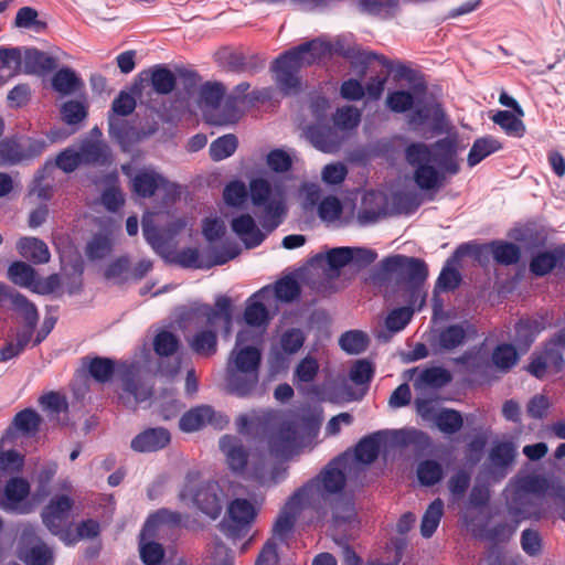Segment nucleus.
Listing matches in <instances>:
<instances>
[{"label": "nucleus", "instance_id": "f257e3e1", "mask_svg": "<svg viewBox=\"0 0 565 565\" xmlns=\"http://www.w3.org/2000/svg\"><path fill=\"white\" fill-rule=\"evenodd\" d=\"M305 426L303 420L284 422L281 427L270 435L266 444L248 455L244 451L239 440L232 436L222 437L220 448L233 471L255 479L264 486L274 484L282 478L284 470L276 468L273 460L288 458L297 452Z\"/></svg>", "mask_w": 565, "mask_h": 565}, {"label": "nucleus", "instance_id": "f03ea898", "mask_svg": "<svg viewBox=\"0 0 565 565\" xmlns=\"http://www.w3.org/2000/svg\"><path fill=\"white\" fill-rule=\"evenodd\" d=\"M459 146L456 134L433 145L413 142L405 149V159L413 171V180L420 190L430 191L441 188L448 177L459 172L457 153Z\"/></svg>", "mask_w": 565, "mask_h": 565}, {"label": "nucleus", "instance_id": "7ed1b4c3", "mask_svg": "<svg viewBox=\"0 0 565 565\" xmlns=\"http://www.w3.org/2000/svg\"><path fill=\"white\" fill-rule=\"evenodd\" d=\"M340 465L335 462L328 467L317 480L309 482L288 499L274 524L276 536L282 537L290 533L305 509L319 505L328 493L342 489L345 478Z\"/></svg>", "mask_w": 565, "mask_h": 565}, {"label": "nucleus", "instance_id": "20e7f679", "mask_svg": "<svg viewBox=\"0 0 565 565\" xmlns=\"http://www.w3.org/2000/svg\"><path fill=\"white\" fill-rule=\"evenodd\" d=\"M333 51H337L333 45L322 39H318L278 57L273 65V71L280 89L286 94L297 92L299 88V79L296 76L297 71L321 60Z\"/></svg>", "mask_w": 565, "mask_h": 565}, {"label": "nucleus", "instance_id": "39448f33", "mask_svg": "<svg viewBox=\"0 0 565 565\" xmlns=\"http://www.w3.org/2000/svg\"><path fill=\"white\" fill-rule=\"evenodd\" d=\"M249 195L256 206L264 209V227L273 231L286 212V193L281 182H269L265 178H254L249 182Z\"/></svg>", "mask_w": 565, "mask_h": 565}, {"label": "nucleus", "instance_id": "423d86ee", "mask_svg": "<svg viewBox=\"0 0 565 565\" xmlns=\"http://www.w3.org/2000/svg\"><path fill=\"white\" fill-rule=\"evenodd\" d=\"M259 511V503L255 500L235 498L226 507L223 520L220 523L221 531L230 539L245 536Z\"/></svg>", "mask_w": 565, "mask_h": 565}, {"label": "nucleus", "instance_id": "0eeeda50", "mask_svg": "<svg viewBox=\"0 0 565 565\" xmlns=\"http://www.w3.org/2000/svg\"><path fill=\"white\" fill-rule=\"evenodd\" d=\"M179 498L185 505H192L211 519H216L222 510L223 492L215 482L198 484L188 482Z\"/></svg>", "mask_w": 565, "mask_h": 565}, {"label": "nucleus", "instance_id": "6e6552de", "mask_svg": "<svg viewBox=\"0 0 565 565\" xmlns=\"http://www.w3.org/2000/svg\"><path fill=\"white\" fill-rule=\"evenodd\" d=\"M532 481L530 479L523 480L521 487L516 490L513 503L510 508V518L512 524L505 526L501 531H495L493 537L497 540H504L510 537L519 523L523 520L531 518H539L541 510L539 508L540 495L531 490Z\"/></svg>", "mask_w": 565, "mask_h": 565}, {"label": "nucleus", "instance_id": "1a4fd4ad", "mask_svg": "<svg viewBox=\"0 0 565 565\" xmlns=\"http://www.w3.org/2000/svg\"><path fill=\"white\" fill-rule=\"evenodd\" d=\"M260 337V332L242 329L237 334L236 344L228 356L226 366L237 371L259 372L262 353L258 345Z\"/></svg>", "mask_w": 565, "mask_h": 565}, {"label": "nucleus", "instance_id": "9d476101", "mask_svg": "<svg viewBox=\"0 0 565 565\" xmlns=\"http://www.w3.org/2000/svg\"><path fill=\"white\" fill-rule=\"evenodd\" d=\"M384 266L388 270L398 271L406 280L411 291V303L422 307L425 302V294L420 286L427 278V268L418 259L401 255L392 256L385 259Z\"/></svg>", "mask_w": 565, "mask_h": 565}, {"label": "nucleus", "instance_id": "9b49d317", "mask_svg": "<svg viewBox=\"0 0 565 565\" xmlns=\"http://www.w3.org/2000/svg\"><path fill=\"white\" fill-rule=\"evenodd\" d=\"M184 226V222L174 218L169 212H147L142 218V231L148 243L159 249L163 242L172 237Z\"/></svg>", "mask_w": 565, "mask_h": 565}, {"label": "nucleus", "instance_id": "f8f14e48", "mask_svg": "<svg viewBox=\"0 0 565 565\" xmlns=\"http://www.w3.org/2000/svg\"><path fill=\"white\" fill-rule=\"evenodd\" d=\"M74 502L68 494L54 495L42 512V519L51 533L62 541L63 534L71 532L70 518Z\"/></svg>", "mask_w": 565, "mask_h": 565}, {"label": "nucleus", "instance_id": "ddd939ff", "mask_svg": "<svg viewBox=\"0 0 565 565\" xmlns=\"http://www.w3.org/2000/svg\"><path fill=\"white\" fill-rule=\"evenodd\" d=\"M415 434V430L408 429L374 434L359 443L355 448L354 458L360 463L369 465L375 460L383 444L388 441L403 444L411 440Z\"/></svg>", "mask_w": 565, "mask_h": 565}, {"label": "nucleus", "instance_id": "4468645a", "mask_svg": "<svg viewBox=\"0 0 565 565\" xmlns=\"http://www.w3.org/2000/svg\"><path fill=\"white\" fill-rule=\"evenodd\" d=\"M416 407L423 419L433 423L445 434H452L462 426V418L458 412L441 408L433 401L417 398Z\"/></svg>", "mask_w": 565, "mask_h": 565}, {"label": "nucleus", "instance_id": "2eb2a0df", "mask_svg": "<svg viewBox=\"0 0 565 565\" xmlns=\"http://www.w3.org/2000/svg\"><path fill=\"white\" fill-rule=\"evenodd\" d=\"M565 348V332L551 341L546 349L536 354L529 365V371L536 377L557 373L563 363L562 350Z\"/></svg>", "mask_w": 565, "mask_h": 565}, {"label": "nucleus", "instance_id": "dca6fc26", "mask_svg": "<svg viewBox=\"0 0 565 565\" xmlns=\"http://www.w3.org/2000/svg\"><path fill=\"white\" fill-rule=\"evenodd\" d=\"M8 278L14 285L28 288L38 294H49L58 285V277L56 275L41 280L33 267L23 262H14L9 266Z\"/></svg>", "mask_w": 565, "mask_h": 565}, {"label": "nucleus", "instance_id": "f3484780", "mask_svg": "<svg viewBox=\"0 0 565 565\" xmlns=\"http://www.w3.org/2000/svg\"><path fill=\"white\" fill-rule=\"evenodd\" d=\"M11 311L13 317L19 324L20 333H28V337L32 338L33 331L39 321V312L34 303L29 301L24 296L18 292L8 291L2 299Z\"/></svg>", "mask_w": 565, "mask_h": 565}, {"label": "nucleus", "instance_id": "a211bd4d", "mask_svg": "<svg viewBox=\"0 0 565 565\" xmlns=\"http://www.w3.org/2000/svg\"><path fill=\"white\" fill-rule=\"evenodd\" d=\"M107 157V147L103 143H86L79 151L67 149L56 159V166L64 172L74 171L82 162H104Z\"/></svg>", "mask_w": 565, "mask_h": 565}, {"label": "nucleus", "instance_id": "6ab92c4d", "mask_svg": "<svg viewBox=\"0 0 565 565\" xmlns=\"http://www.w3.org/2000/svg\"><path fill=\"white\" fill-rule=\"evenodd\" d=\"M409 125L420 135L428 137L448 131L449 125L444 111L437 104H431L416 111L409 120Z\"/></svg>", "mask_w": 565, "mask_h": 565}, {"label": "nucleus", "instance_id": "aec40b11", "mask_svg": "<svg viewBox=\"0 0 565 565\" xmlns=\"http://www.w3.org/2000/svg\"><path fill=\"white\" fill-rule=\"evenodd\" d=\"M30 491L29 483L21 478L11 479L4 491H0V508L7 511L28 513L32 504L26 501Z\"/></svg>", "mask_w": 565, "mask_h": 565}, {"label": "nucleus", "instance_id": "412c9836", "mask_svg": "<svg viewBox=\"0 0 565 565\" xmlns=\"http://www.w3.org/2000/svg\"><path fill=\"white\" fill-rule=\"evenodd\" d=\"M190 323L194 334L189 339V344L199 354L210 355L216 351V328L217 326H200L196 323V313L192 312Z\"/></svg>", "mask_w": 565, "mask_h": 565}, {"label": "nucleus", "instance_id": "4be33fe9", "mask_svg": "<svg viewBox=\"0 0 565 565\" xmlns=\"http://www.w3.org/2000/svg\"><path fill=\"white\" fill-rule=\"evenodd\" d=\"M259 372L237 371L226 366L225 385L228 392L237 396L250 395L257 387Z\"/></svg>", "mask_w": 565, "mask_h": 565}, {"label": "nucleus", "instance_id": "5701e85b", "mask_svg": "<svg viewBox=\"0 0 565 565\" xmlns=\"http://www.w3.org/2000/svg\"><path fill=\"white\" fill-rule=\"evenodd\" d=\"M193 312L196 313V323L200 326H217L220 321L230 323L231 300L226 296H220L215 300V309L207 305H199Z\"/></svg>", "mask_w": 565, "mask_h": 565}, {"label": "nucleus", "instance_id": "b1692460", "mask_svg": "<svg viewBox=\"0 0 565 565\" xmlns=\"http://www.w3.org/2000/svg\"><path fill=\"white\" fill-rule=\"evenodd\" d=\"M231 227L248 248L258 246L266 236V233L257 227L255 220L249 214H239L233 217Z\"/></svg>", "mask_w": 565, "mask_h": 565}, {"label": "nucleus", "instance_id": "393cba45", "mask_svg": "<svg viewBox=\"0 0 565 565\" xmlns=\"http://www.w3.org/2000/svg\"><path fill=\"white\" fill-rule=\"evenodd\" d=\"M18 49L20 53V72L40 74L52 70L56 64L55 58L36 49Z\"/></svg>", "mask_w": 565, "mask_h": 565}, {"label": "nucleus", "instance_id": "a878e982", "mask_svg": "<svg viewBox=\"0 0 565 565\" xmlns=\"http://www.w3.org/2000/svg\"><path fill=\"white\" fill-rule=\"evenodd\" d=\"M270 294L271 289L264 288L248 299L244 312V320L247 324L245 329L259 332L253 328L262 327L264 323H266L268 313L264 301L270 296Z\"/></svg>", "mask_w": 565, "mask_h": 565}, {"label": "nucleus", "instance_id": "bb28decb", "mask_svg": "<svg viewBox=\"0 0 565 565\" xmlns=\"http://www.w3.org/2000/svg\"><path fill=\"white\" fill-rule=\"evenodd\" d=\"M19 555L28 565H49L52 562V553L47 546L26 533L22 537Z\"/></svg>", "mask_w": 565, "mask_h": 565}, {"label": "nucleus", "instance_id": "cd10ccee", "mask_svg": "<svg viewBox=\"0 0 565 565\" xmlns=\"http://www.w3.org/2000/svg\"><path fill=\"white\" fill-rule=\"evenodd\" d=\"M170 433L164 428H150L131 440V448L138 452L157 451L169 445Z\"/></svg>", "mask_w": 565, "mask_h": 565}, {"label": "nucleus", "instance_id": "c85d7f7f", "mask_svg": "<svg viewBox=\"0 0 565 565\" xmlns=\"http://www.w3.org/2000/svg\"><path fill=\"white\" fill-rule=\"evenodd\" d=\"M237 250H228L223 254H216L211 259H205L196 249L188 248L179 254V263L185 267L207 268L214 265H222L234 258Z\"/></svg>", "mask_w": 565, "mask_h": 565}, {"label": "nucleus", "instance_id": "c756f323", "mask_svg": "<svg viewBox=\"0 0 565 565\" xmlns=\"http://www.w3.org/2000/svg\"><path fill=\"white\" fill-rule=\"evenodd\" d=\"M180 521L181 516L179 513L171 512L169 510H159L147 519L140 533V539L154 540V537L159 533L163 532L167 526L178 524Z\"/></svg>", "mask_w": 565, "mask_h": 565}, {"label": "nucleus", "instance_id": "7c9ffc66", "mask_svg": "<svg viewBox=\"0 0 565 565\" xmlns=\"http://www.w3.org/2000/svg\"><path fill=\"white\" fill-rule=\"evenodd\" d=\"M386 198L382 192L371 191L362 196L359 218L362 222H373L385 213Z\"/></svg>", "mask_w": 565, "mask_h": 565}, {"label": "nucleus", "instance_id": "2f4dec72", "mask_svg": "<svg viewBox=\"0 0 565 565\" xmlns=\"http://www.w3.org/2000/svg\"><path fill=\"white\" fill-rule=\"evenodd\" d=\"M163 184V179L154 170L145 168L131 179L132 191L140 196H150Z\"/></svg>", "mask_w": 565, "mask_h": 565}, {"label": "nucleus", "instance_id": "473e14b6", "mask_svg": "<svg viewBox=\"0 0 565 565\" xmlns=\"http://www.w3.org/2000/svg\"><path fill=\"white\" fill-rule=\"evenodd\" d=\"M17 249L24 258L36 264H44L50 260L51 254L46 244L35 237H23L17 243Z\"/></svg>", "mask_w": 565, "mask_h": 565}, {"label": "nucleus", "instance_id": "72a5a7b5", "mask_svg": "<svg viewBox=\"0 0 565 565\" xmlns=\"http://www.w3.org/2000/svg\"><path fill=\"white\" fill-rule=\"evenodd\" d=\"M226 233V222L222 215L212 213L203 220L202 234L210 244H223Z\"/></svg>", "mask_w": 565, "mask_h": 565}, {"label": "nucleus", "instance_id": "f704fd0d", "mask_svg": "<svg viewBox=\"0 0 565 565\" xmlns=\"http://www.w3.org/2000/svg\"><path fill=\"white\" fill-rule=\"evenodd\" d=\"M18 47L0 49V87L20 73Z\"/></svg>", "mask_w": 565, "mask_h": 565}, {"label": "nucleus", "instance_id": "c9c22d12", "mask_svg": "<svg viewBox=\"0 0 565 565\" xmlns=\"http://www.w3.org/2000/svg\"><path fill=\"white\" fill-rule=\"evenodd\" d=\"M352 260L351 247H337L332 248L326 254H319L313 258V262L323 267L328 265L330 270L337 271L339 268L345 266Z\"/></svg>", "mask_w": 565, "mask_h": 565}, {"label": "nucleus", "instance_id": "e433bc0d", "mask_svg": "<svg viewBox=\"0 0 565 565\" xmlns=\"http://www.w3.org/2000/svg\"><path fill=\"white\" fill-rule=\"evenodd\" d=\"M450 380L447 371L434 367L425 370L417 374L414 386L417 391L424 392L428 388H436L445 385Z\"/></svg>", "mask_w": 565, "mask_h": 565}, {"label": "nucleus", "instance_id": "4c0bfd02", "mask_svg": "<svg viewBox=\"0 0 565 565\" xmlns=\"http://www.w3.org/2000/svg\"><path fill=\"white\" fill-rule=\"evenodd\" d=\"M499 149H501L500 142L492 137H483L477 139L468 153V166L471 168L477 166L484 158L498 151Z\"/></svg>", "mask_w": 565, "mask_h": 565}, {"label": "nucleus", "instance_id": "58836bf2", "mask_svg": "<svg viewBox=\"0 0 565 565\" xmlns=\"http://www.w3.org/2000/svg\"><path fill=\"white\" fill-rule=\"evenodd\" d=\"M212 413L207 406L193 408L181 417L180 428L186 433L199 430L211 420Z\"/></svg>", "mask_w": 565, "mask_h": 565}, {"label": "nucleus", "instance_id": "ea45409f", "mask_svg": "<svg viewBox=\"0 0 565 565\" xmlns=\"http://www.w3.org/2000/svg\"><path fill=\"white\" fill-rule=\"evenodd\" d=\"M443 514L444 502L440 499H436L429 504L422 519L420 534L424 537L428 539L435 533L440 523Z\"/></svg>", "mask_w": 565, "mask_h": 565}, {"label": "nucleus", "instance_id": "a19ab883", "mask_svg": "<svg viewBox=\"0 0 565 565\" xmlns=\"http://www.w3.org/2000/svg\"><path fill=\"white\" fill-rule=\"evenodd\" d=\"M136 107L135 98L125 92H121L113 103V115L109 116V131L113 136L120 139V135L116 130L117 118L116 116H127Z\"/></svg>", "mask_w": 565, "mask_h": 565}, {"label": "nucleus", "instance_id": "79ce46f5", "mask_svg": "<svg viewBox=\"0 0 565 565\" xmlns=\"http://www.w3.org/2000/svg\"><path fill=\"white\" fill-rule=\"evenodd\" d=\"M492 120L510 136L520 138L525 132V125L522 121V117H519V115L515 111H498L492 117Z\"/></svg>", "mask_w": 565, "mask_h": 565}, {"label": "nucleus", "instance_id": "37998d69", "mask_svg": "<svg viewBox=\"0 0 565 565\" xmlns=\"http://www.w3.org/2000/svg\"><path fill=\"white\" fill-rule=\"evenodd\" d=\"M100 532V524L95 520H86L72 529L70 533L63 534L62 542L73 545L82 539H93Z\"/></svg>", "mask_w": 565, "mask_h": 565}, {"label": "nucleus", "instance_id": "c03bdc74", "mask_svg": "<svg viewBox=\"0 0 565 565\" xmlns=\"http://www.w3.org/2000/svg\"><path fill=\"white\" fill-rule=\"evenodd\" d=\"M248 193L246 184L242 180H233L225 185L223 200L230 206L241 207L246 203Z\"/></svg>", "mask_w": 565, "mask_h": 565}, {"label": "nucleus", "instance_id": "a18cd8bd", "mask_svg": "<svg viewBox=\"0 0 565 565\" xmlns=\"http://www.w3.org/2000/svg\"><path fill=\"white\" fill-rule=\"evenodd\" d=\"M79 84V78L70 68L60 70L52 78L53 88L63 95L74 93Z\"/></svg>", "mask_w": 565, "mask_h": 565}, {"label": "nucleus", "instance_id": "49530a36", "mask_svg": "<svg viewBox=\"0 0 565 565\" xmlns=\"http://www.w3.org/2000/svg\"><path fill=\"white\" fill-rule=\"evenodd\" d=\"M139 554L146 565H160L164 551L153 539H139Z\"/></svg>", "mask_w": 565, "mask_h": 565}, {"label": "nucleus", "instance_id": "de8ad7c7", "mask_svg": "<svg viewBox=\"0 0 565 565\" xmlns=\"http://www.w3.org/2000/svg\"><path fill=\"white\" fill-rule=\"evenodd\" d=\"M237 148V139L233 135H225L214 140L210 146V156L214 161L231 157Z\"/></svg>", "mask_w": 565, "mask_h": 565}, {"label": "nucleus", "instance_id": "09e8293b", "mask_svg": "<svg viewBox=\"0 0 565 565\" xmlns=\"http://www.w3.org/2000/svg\"><path fill=\"white\" fill-rule=\"evenodd\" d=\"M417 477L424 486L435 484L443 478L441 466L435 460H425L417 467Z\"/></svg>", "mask_w": 565, "mask_h": 565}, {"label": "nucleus", "instance_id": "8fccbe9b", "mask_svg": "<svg viewBox=\"0 0 565 565\" xmlns=\"http://www.w3.org/2000/svg\"><path fill=\"white\" fill-rule=\"evenodd\" d=\"M151 85L157 93L168 94L175 85L174 75L164 67H157L151 72Z\"/></svg>", "mask_w": 565, "mask_h": 565}, {"label": "nucleus", "instance_id": "3c124183", "mask_svg": "<svg viewBox=\"0 0 565 565\" xmlns=\"http://www.w3.org/2000/svg\"><path fill=\"white\" fill-rule=\"evenodd\" d=\"M305 337L298 329H291L285 332L279 341V350L277 356L281 353L292 354L297 352L303 344Z\"/></svg>", "mask_w": 565, "mask_h": 565}, {"label": "nucleus", "instance_id": "603ef678", "mask_svg": "<svg viewBox=\"0 0 565 565\" xmlns=\"http://www.w3.org/2000/svg\"><path fill=\"white\" fill-rule=\"evenodd\" d=\"M61 115L68 125L77 124L85 119L87 106L78 100L66 102L61 108Z\"/></svg>", "mask_w": 565, "mask_h": 565}, {"label": "nucleus", "instance_id": "864d4df0", "mask_svg": "<svg viewBox=\"0 0 565 565\" xmlns=\"http://www.w3.org/2000/svg\"><path fill=\"white\" fill-rule=\"evenodd\" d=\"M340 345L348 353L358 354L365 350L367 338L361 331H350L341 337Z\"/></svg>", "mask_w": 565, "mask_h": 565}, {"label": "nucleus", "instance_id": "5fc2aeb1", "mask_svg": "<svg viewBox=\"0 0 565 565\" xmlns=\"http://www.w3.org/2000/svg\"><path fill=\"white\" fill-rule=\"evenodd\" d=\"M494 259L502 264H512L519 259V248L511 243H493L490 245Z\"/></svg>", "mask_w": 565, "mask_h": 565}, {"label": "nucleus", "instance_id": "6e6d98bb", "mask_svg": "<svg viewBox=\"0 0 565 565\" xmlns=\"http://www.w3.org/2000/svg\"><path fill=\"white\" fill-rule=\"evenodd\" d=\"M15 25L22 29L42 31L45 24L38 20V12L31 7L21 8L15 15Z\"/></svg>", "mask_w": 565, "mask_h": 565}, {"label": "nucleus", "instance_id": "4d7b16f0", "mask_svg": "<svg viewBox=\"0 0 565 565\" xmlns=\"http://www.w3.org/2000/svg\"><path fill=\"white\" fill-rule=\"evenodd\" d=\"M13 425L21 433L30 434L38 429L40 416L32 409H24L15 415Z\"/></svg>", "mask_w": 565, "mask_h": 565}, {"label": "nucleus", "instance_id": "13d9d810", "mask_svg": "<svg viewBox=\"0 0 565 565\" xmlns=\"http://www.w3.org/2000/svg\"><path fill=\"white\" fill-rule=\"evenodd\" d=\"M414 104V96L406 90H395L388 93L386 97V106L395 113H404Z\"/></svg>", "mask_w": 565, "mask_h": 565}, {"label": "nucleus", "instance_id": "bf43d9fd", "mask_svg": "<svg viewBox=\"0 0 565 565\" xmlns=\"http://www.w3.org/2000/svg\"><path fill=\"white\" fill-rule=\"evenodd\" d=\"M31 340L28 333L17 332L15 339L0 348V360L8 361L18 356Z\"/></svg>", "mask_w": 565, "mask_h": 565}, {"label": "nucleus", "instance_id": "052dcab7", "mask_svg": "<svg viewBox=\"0 0 565 565\" xmlns=\"http://www.w3.org/2000/svg\"><path fill=\"white\" fill-rule=\"evenodd\" d=\"M493 363L501 370H508L518 361V354L512 345H499L492 355Z\"/></svg>", "mask_w": 565, "mask_h": 565}, {"label": "nucleus", "instance_id": "680f3d73", "mask_svg": "<svg viewBox=\"0 0 565 565\" xmlns=\"http://www.w3.org/2000/svg\"><path fill=\"white\" fill-rule=\"evenodd\" d=\"M342 211L340 201L335 196L324 198L318 205V214L324 222H333L339 218Z\"/></svg>", "mask_w": 565, "mask_h": 565}, {"label": "nucleus", "instance_id": "e2e57ef3", "mask_svg": "<svg viewBox=\"0 0 565 565\" xmlns=\"http://www.w3.org/2000/svg\"><path fill=\"white\" fill-rule=\"evenodd\" d=\"M413 311L409 308H399L393 310L385 320V326L390 332H398L411 321Z\"/></svg>", "mask_w": 565, "mask_h": 565}, {"label": "nucleus", "instance_id": "0e129e2a", "mask_svg": "<svg viewBox=\"0 0 565 565\" xmlns=\"http://www.w3.org/2000/svg\"><path fill=\"white\" fill-rule=\"evenodd\" d=\"M154 350L159 355H171L179 347L177 337L168 331H161L154 339Z\"/></svg>", "mask_w": 565, "mask_h": 565}, {"label": "nucleus", "instance_id": "69168bd1", "mask_svg": "<svg viewBox=\"0 0 565 565\" xmlns=\"http://www.w3.org/2000/svg\"><path fill=\"white\" fill-rule=\"evenodd\" d=\"M557 257L553 252L537 254L531 262V270L537 276H543L554 268Z\"/></svg>", "mask_w": 565, "mask_h": 565}, {"label": "nucleus", "instance_id": "338daca9", "mask_svg": "<svg viewBox=\"0 0 565 565\" xmlns=\"http://www.w3.org/2000/svg\"><path fill=\"white\" fill-rule=\"evenodd\" d=\"M360 111L351 106L338 109L334 116V124L341 129H351L360 121Z\"/></svg>", "mask_w": 565, "mask_h": 565}, {"label": "nucleus", "instance_id": "774afa93", "mask_svg": "<svg viewBox=\"0 0 565 565\" xmlns=\"http://www.w3.org/2000/svg\"><path fill=\"white\" fill-rule=\"evenodd\" d=\"M204 565H233V555L223 544H217L209 552Z\"/></svg>", "mask_w": 565, "mask_h": 565}]
</instances>
